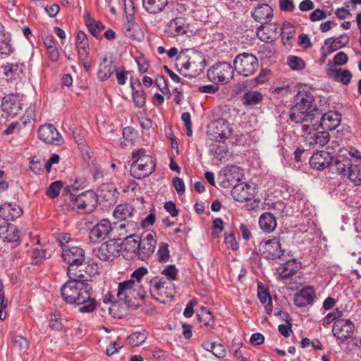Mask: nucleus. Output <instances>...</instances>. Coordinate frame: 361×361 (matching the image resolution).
Listing matches in <instances>:
<instances>
[{
    "label": "nucleus",
    "instance_id": "nucleus-14",
    "mask_svg": "<svg viewBox=\"0 0 361 361\" xmlns=\"http://www.w3.org/2000/svg\"><path fill=\"white\" fill-rule=\"evenodd\" d=\"M157 234L154 231L145 232L140 237L139 258L148 259L155 251Z\"/></svg>",
    "mask_w": 361,
    "mask_h": 361
},
{
    "label": "nucleus",
    "instance_id": "nucleus-42",
    "mask_svg": "<svg viewBox=\"0 0 361 361\" xmlns=\"http://www.w3.org/2000/svg\"><path fill=\"white\" fill-rule=\"evenodd\" d=\"M329 75L335 80L338 81L345 85H348L352 79V74L348 69H332L330 71Z\"/></svg>",
    "mask_w": 361,
    "mask_h": 361
},
{
    "label": "nucleus",
    "instance_id": "nucleus-10",
    "mask_svg": "<svg viewBox=\"0 0 361 361\" xmlns=\"http://www.w3.org/2000/svg\"><path fill=\"white\" fill-rule=\"evenodd\" d=\"M319 128L318 123H314V121L302 125L303 136L306 143L310 146L319 145L323 147L329 142L330 139L329 133L324 130L317 131Z\"/></svg>",
    "mask_w": 361,
    "mask_h": 361
},
{
    "label": "nucleus",
    "instance_id": "nucleus-30",
    "mask_svg": "<svg viewBox=\"0 0 361 361\" xmlns=\"http://www.w3.org/2000/svg\"><path fill=\"white\" fill-rule=\"evenodd\" d=\"M259 226L264 233H270L277 226L276 217L271 212H264L259 218Z\"/></svg>",
    "mask_w": 361,
    "mask_h": 361
},
{
    "label": "nucleus",
    "instance_id": "nucleus-9",
    "mask_svg": "<svg viewBox=\"0 0 361 361\" xmlns=\"http://www.w3.org/2000/svg\"><path fill=\"white\" fill-rule=\"evenodd\" d=\"M233 68L238 75L244 77L252 75L259 68V61L252 54H239L233 60Z\"/></svg>",
    "mask_w": 361,
    "mask_h": 361
},
{
    "label": "nucleus",
    "instance_id": "nucleus-50",
    "mask_svg": "<svg viewBox=\"0 0 361 361\" xmlns=\"http://www.w3.org/2000/svg\"><path fill=\"white\" fill-rule=\"evenodd\" d=\"M348 178L355 185H361V166L353 164L350 170H348Z\"/></svg>",
    "mask_w": 361,
    "mask_h": 361
},
{
    "label": "nucleus",
    "instance_id": "nucleus-28",
    "mask_svg": "<svg viewBox=\"0 0 361 361\" xmlns=\"http://www.w3.org/2000/svg\"><path fill=\"white\" fill-rule=\"evenodd\" d=\"M301 268V262L293 259L288 260L279 268V274L283 279H289Z\"/></svg>",
    "mask_w": 361,
    "mask_h": 361
},
{
    "label": "nucleus",
    "instance_id": "nucleus-38",
    "mask_svg": "<svg viewBox=\"0 0 361 361\" xmlns=\"http://www.w3.org/2000/svg\"><path fill=\"white\" fill-rule=\"evenodd\" d=\"M124 34L126 37L140 41L143 34L139 25L132 20H128L123 27Z\"/></svg>",
    "mask_w": 361,
    "mask_h": 361
},
{
    "label": "nucleus",
    "instance_id": "nucleus-53",
    "mask_svg": "<svg viewBox=\"0 0 361 361\" xmlns=\"http://www.w3.org/2000/svg\"><path fill=\"white\" fill-rule=\"evenodd\" d=\"M62 187H63L62 181L59 180V181L53 182L50 184V185L47 189L46 195L49 197L54 199L59 195L60 190Z\"/></svg>",
    "mask_w": 361,
    "mask_h": 361
},
{
    "label": "nucleus",
    "instance_id": "nucleus-8",
    "mask_svg": "<svg viewBox=\"0 0 361 361\" xmlns=\"http://www.w3.org/2000/svg\"><path fill=\"white\" fill-rule=\"evenodd\" d=\"M283 243V238L279 235L263 240L259 245L261 255L271 260L280 259L286 250Z\"/></svg>",
    "mask_w": 361,
    "mask_h": 361
},
{
    "label": "nucleus",
    "instance_id": "nucleus-48",
    "mask_svg": "<svg viewBox=\"0 0 361 361\" xmlns=\"http://www.w3.org/2000/svg\"><path fill=\"white\" fill-rule=\"evenodd\" d=\"M352 166L351 160L345 157L336 160L334 164L336 171L343 176L348 175V171L350 170Z\"/></svg>",
    "mask_w": 361,
    "mask_h": 361
},
{
    "label": "nucleus",
    "instance_id": "nucleus-62",
    "mask_svg": "<svg viewBox=\"0 0 361 361\" xmlns=\"http://www.w3.org/2000/svg\"><path fill=\"white\" fill-rule=\"evenodd\" d=\"M56 240L59 242V243L62 249V251H63V248H65V247L72 246V245H69L71 238L70 234H68V233H58L56 235Z\"/></svg>",
    "mask_w": 361,
    "mask_h": 361
},
{
    "label": "nucleus",
    "instance_id": "nucleus-57",
    "mask_svg": "<svg viewBox=\"0 0 361 361\" xmlns=\"http://www.w3.org/2000/svg\"><path fill=\"white\" fill-rule=\"evenodd\" d=\"M7 307V301L5 300V295L4 291V285L2 281L0 279V319L4 320L6 317L5 312Z\"/></svg>",
    "mask_w": 361,
    "mask_h": 361
},
{
    "label": "nucleus",
    "instance_id": "nucleus-46",
    "mask_svg": "<svg viewBox=\"0 0 361 361\" xmlns=\"http://www.w3.org/2000/svg\"><path fill=\"white\" fill-rule=\"evenodd\" d=\"M148 274V270L147 268L144 267H141L137 269H135L130 276V279L128 281H133L135 283H138L140 286L139 288H147L145 285V283L143 284L142 281L143 278Z\"/></svg>",
    "mask_w": 361,
    "mask_h": 361
},
{
    "label": "nucleus",
    "instance_id": "nucleus-33",
    "mask_svg": "<svg viewBox=\"0 0 361 361\" xmlns=\"http://www.w3.org/2000/svg\"><path fill=\"white\" fill-rule=\"evenodd\" d=\"M214 133L216 137L226 139L231 136V129L227 121L224 118L216 120L212 123Z\"/></svg>",
    "mask_w": 361,
    "mask_h": 361
},
{
    "label": "nucleus",
    "instance_id": "nucleus-49",
    "mask_svg": "<svg viewBox=\"0 0 361 361\" xmlns=\"http://www.w3.org/2000/svg\"><path fill=\"white\" fill-rule=\"evenodd\" d=\"M11 41V35L8 33L0 39V54L9 55L13 52Z\"/></svg>",
    "mask_w": 361,
    "mask_h": 361
},
{
    "label": "nucleus",
    "instance_id": "nucleus-2",
    "mask_svg": "<svg viewBox=\"0 0 361 361\" xmlns=\"http://www.w3.org/2000/svg\"><path fill=\"white\" fill-rule=\"evenodd\" d=\"M313 95L307 91L299 92L294 97L293 106L288 112L289 118L295 123H312L319 115L313 105Z\"/></svg>",
    "mask_w": 361,
    "mask_h": 361
},
{
    "label": "nucleus",
    "instance_id": "nucleus-55",
    "mask_svg": "<svg viewBox=\"0 0 361 361\" xmlns=\"http://www.w3.org/2000/svg\"><path fill=\"white\" fill-rule=\"evenodd\" d=\"M294 34L295 28L293 25L289 22H284L281 32L282 39L286 38L287 40H289L293 38Z\"/></svg>",
    "mask_w": 361,
    "mask_h": 361
},
{
    "label": "nucleus",
    "instance_id": "nucleus-17",
    "mask_svg": "<svg viewBox=\"0 0 361 361\" xmlns=\"http://www.w3.org/2000/svg\"><path fill=\"white\" fill-rule=\"evenodd\" d=\"M120 245L113 240L102 243L97 250L96 256L103 261H113L119 256Z\"/></svg>",
    "mask_w": 361,
    "mask_h": 361
},
{
    "label": "nucleus",
    "instance_id": "nucleus-19",
    "mask_svg": "<svg viewBox=\"0 0 361 361\" xmlns=\"http://www.w3.org/2000/svg\"><path fill=\"white\" fill-rule=\"evenodd\" d=\"M122 247H120V252L126 259H132L135 256L139 257L140 236H125L123 237Z\"/></svg>",
    "mask_w": 361,
    "mask_h": 361
},
{
    "label": "nucleus",
    "instance_id": "nucleus-1",
    "mask_svg": "<svg viewBox=\"0 0 361 361\" xmlns=\"http://www.w3.org/2000/svg\"><path fill=\"white\" fill-rule=\"evenodd\" d=\"M69 280L61 288L64 301L69 304L80 305L78 310L82 313H90L97 307L92 286L87 282L85 274H76L75 277L67 275Z\"/></svg>",
    "mask_w": 361,
    "mask_h": 361
},
{
    "label": "nucleus",
    "instance_id": "nucleus-56",
    "mask_svg": "<svg viewBox=\"0 0 361 361\" xmlns=\"http://www.w3.org/2000/svg\"><path fill=\"white\" fill-rule=\"evenodd\" d=\"M213 151L215 158L219 161H222L228 152L227 146L224 142L217 145Z\"/></svg>",
    "mask_w": 361,
    "mask_h": 361
},
{
    "label": "nucleus",
    "instance_id": "nucleus-61",
    "mask_svg": "<svg viewBox=\"0 0 361 361\" xmlns=\"http://www.w3.org/2000/svg\"><path fill=\"white\" fill-rule=\"evenodd\" d=\"M225 243L228 248H230L233 250H236L238 249V243L236 241L235 235L233 232H231L229 233H225Z\"/></svg>",
    "mask_w": 361,
    "mask_h": 361
},
{
    "label": "nucleus",
    "instance_id": "nucleus-29",
    "mask_svg": "<svg viewBox=\"0 0 361 361\" xmlns=\"http://www.w3.org/2000/svg\"><path fill=\"white\" fill-rule=\"evenodd\" d=\"M115 71V67L113 66V60L108 59L106 56H104L99 63L97 71V78L100 81L107 80Z\"/></svg>",
    "mask_w": 361,
    "mask_h": 361
},
{
    "label": "nucleus",
    "instance_id": "nucleus-26",
    "mask_svg": "<svg viewBox=\"0 0 361 361\" xmlns=\"http://www.w3.org/2000/svg\"><path fill=\"white\" fill-rule=\"evenodd\" d=\"M167 29L171 36L183 35L187 33L188 24L184 18H176L169 21Z\"/></svg>",
    "mask_w": 361,
    "mask_h": 361
},
{
    "label": "nucleus",
    "instance_id": "nucleus-7",
    "mask_svg": "<svg viewBox=\"0 0 361 361\" xmlns=\"http://www.w3.org/2000/svg\"><path fill=\"white\" fill-rule=\"evenodd\" d=\"M70 201L73 210L78 213L86 214L95 209L98 197L92 190H87L78 195L71 194Z\"/></svg>",
    "mask_w": 361,
    "mask_h": 361
},
{
    "label": "nucleus",
    "instance_id": "nucleus-13",
    "mask_svg": "<svg viewBox=\"0 0 361 361\" xmlns=\"http://www.w3.org/2000/svg\"><path fill=\"white\" fill-rule=\"evenodd\" d=\"M23 95L11 93L4 97L1 103L3 111L10 117L17 116L23 106Z\"/></svg>",
    "mask_w": 361,
    "mask_h": 361
},
{
    "label": "nucleus",
    "instance_id": "nucleus-11",
    "mask_svg": "<svg viewBox=\"0 0 361 361\" xmlns=\"http://www.w3.org/2000/svg\"><path fill=\"white\" fill-rule=\"evenodd\" d=\"M234 68L228 62L216 63L207 71L209 80L214 83H228L234 76Z\"/></svg>",
    "mask_w": 361,
    "mask_h": 361
},
{
    "label": "nucleus",
    "instance_id": "nucleus-52",
    "mask_svg": "<svg viewBox=\"0 0 361 361\" xmlns=\"http://www.w3.org/2000/svg\"><path fill=\"white\" fill-rule=\"evenodd\" d=\"M288 64L292 70L300 71L305 67V61L296 56H289L288 57Z\"/></svg>",
    "mask_w": 361,
    "mask_h": 361
},
{
    "label": "nucleus",
    "instance_id": "nucleus-31",
    "mask_svg": "<svg viewBox=\"0 0 361 361\" xmlns=\"http://www.w3.org/2000/svg\"><path fill=\"white\" fill-rule=\"evenodd\" d=\"M135 209L128 204H121L116 206L114 210L113 215L115 219L119 221H126L128 220L133 219Z\"/></svg>",
    "mask_w": 361,
    "mask_h": 361
},
{
    "label": "nucleus",
    "instance_id": "nucleus-43",
    "mask_svg": "<svg viewBox=\"0 0 361 361\" xmlns=\"http://www.w3.org/2000/svg\"><path fill=\"white\" fill-rule=\"evenodd\" d=\"M4 73L7 77L16 80L23 73L24 64L21 63H7L4 67Z\"/></svg>",
    "mask_w": 361,
    "mask_h": 361
},
{
    "label": "nucleus",
    "instance_id": "nucleus-51",
    "mask_svg": "<svg viewBox=\"0 0 361 361\" xmlns=\"http://www.w3.org/2000/svg\"><path fill=\"white\" fill-rule=\"evenodd\" d=\"M146 338L145 332H134L128 337V341L133 346H138L144 343Z\"/></svg>",
    "mask_w": 361,
    "mask_h": 361
},
{
    "label": "nucleus",
    "instance_id": "nucleus-36",
    "mask_svg": "<svg viewBox=\"0 0 361 361\" xmlns=\"http://www.w3.org/2000/svg\"><path fill=\"white\" fill-rule=\"evenodd\" d=\"M348 42V37L345 35H342L338 37H329L326 39L324 44L328 46V52L331 53L345 47Z\"/></svg>",
    "mask_w": 361,
    "mask_h": 361
},
{
    "label": "nucleus",
    "instance_id": "nucleus-27",
    "mask_svg": "<svg viewBox=\"0 0 361 361\" xmlns=\"http://www.w3.org/2000/svg\"><path fill=\"white\" fill-rule=\"evenodd\" d=\"M252 16L262 24L270 21L273 18V9L267 4H259L252 11Z\"/></svg>",
    "mask_w": 361,
    "mask_h": 361
},
{
    "label": "nucleus",
    "instance_id": "nucleus-60",
    "mask_svg": "<svg viewBox=\"0 0 361 361\" xmlns=\"http://www.w3.org/2000/svg\"><path fill=\"white\" fill-rule=\"evenodd\" d=\"M161 274L167 277L169 280H176L178 275V269L175 265H167L161 271Z\"/></svg>",
    "mask_w": 361,
    "mask_h": 361
},
{
    "label": "nucleus",
    "instance_id": "nucleus-63",
    "mask_svg": "<svg viewBox=\"0 0 361 361\" xmlns=\"http://www.w3.org/2000/svg\"><path fill=\"white\" fill-rule=\"evenodd\" d=\"M181 119L185 123V126L186 128V135L188 137H191L192 135V129L190 114L189 112L183 113L181 115Z\"/></svg>",
    "mask_w": 361,
    "mask_h": 361
},
{
    "label": "nucleus",
    "instance_id": "nucleus-37",
    "mask_svg": "<svg viewBox=\"0 0 361 361\" xmlns=\"http://www.w3.org/2000/svg\"><path fill=\"white\" fill-rule=\"evenodd\" d=\"M145 9L151 14L161 12L168 4V0H142Z\"/></svg>",
    "mask_w": 361,
    "mask_h": 361
},
{
    "label": "nucleus",
    "instance_id": "nucleus-12",
    "mask_svg": "<svg viewBox=\"0 0 361 361\" xmlns=\"http://www.w3.org/2000/svg\"><path fill=\"white\" fill-rule=\"evenodd\" d=\"M112 224L108 219H102L89 232V239L93 243H98L109 238L113 231Z\"/></svg>",
    "mask_w": 361,
    "mask_h": 361
},
{
    "label": "nucleus",
    "instance_id": "nucleus-16",
    "mask_svg": "<svg viewBox=\"0 0 361 361\" xmlns=\"http://www.w3.org/2000/svg\"><path fill=\"white\" fill-rule=\"evenodd\" d=\"M355 329L354 324L349 319H338L333 325V334L341 342L352 337Z\"/></svg>",
    "mask_w": 361,
    "mask_h": 361
},
{
    "label": "nucleus",
    "instance_id": "nucleus-58",
    "mask_svg": "<svg viewBox=\"0 0 361 361\" xmlns=\"http://www.w3.org/2000/svg\"><path fill=\"white\" fill-rule=\"evenodd\" d=\"M49 326L51 329L55 331H61L63 329V325L61 322V317L56 312L51 315Z\"/></svg>",
    "mask_w": 361,
    "mask_h": 361
},
{
    "label": "nucleus",
    "instance_id": "nucleus-44",
    "mask_svg": "<svg viewBox=\"0 0 361 361\" xmlns=\"http://www.w3.org/2000/svg\"><path fill=\"white\" fill-rule=\"evenodd\" d=\"M262 99L261 92L256 90L249 91L243 94L242 102L245 106H255L261 103Z\"/></svg>",
    "mask_w": 361,
    "mask_h": 361
},
{
    "label": "nucleus",
    "instance_id": "nucleus-64",
    "mask_svg": "<svg viewBox=\"0 0 361 361\" xmlns=\"http://www.w3.org/2000/svg\"><path fill=\"white\" fill-rule=\"evenodd\" d=\"M173 186L176 189L179 195H183L185 190V183L183 180L179 177H175L172 180Z\"/></svg>",
    "mask_w": 361,
    "mask_h": 361
},
{
    "label": "nucleus",
    "instance_id": "nucleus-32",
    "mask_svg": "<svg viewBox=\"0 0 361 361\" xmlns=\"http://www.w3.org/2000/svg\"><path fill=\"white\" fill-rule=\"evenodd\" d=\"M197 317L201 328L211 331L214 326V321L212 314L205 307H202L197 312Z\"/></svg>",
    "mask_w": 361,
    "mask_h": 361
},
{
    "label": "nucleus",
    "instance_id": "nucleus-5",
    "mask_svg": "<svg viewBox=\"0 0 361 361\" xmlns=\"http://www.w3.org/2000/svg\"><path fill=\"white\" fill-rule=\"evenodd\" d=\"M133 163L130 165V174L137 179L144 178L151 175L156 169L154 159L146 154L144 149H139L132 153Z\"/></svg>",
    "mask_w": 361,
    "mask_h": 361
},
{
    "label": "nucleus",
    "instance_id": "nucleus-34",
    "mask_svg": "<svg viewBox=\"0 0 361 361\" xmlns=\"http://www.w3.org/2000/svg\"><path fill=\"white\" fill-rule=\"evenodd\" d=\"M224 175L231 184L240 181L244 176L243 170L236 165L227 166L224 169Z\"/></svg>",
    "mask_w": 361,
    "mask_h": 361
},
{
    "label": "nucleus",
    "instance_id": "nucleus-4",
    "mask_svg": "<svg viewBox=\"0 0 361 361\" xmlns=\"http://www.w3.org/2000/svg\"><path fill=\"white\" fill-rule=\"evenodd\" d=\"M140 285L130 281H125L118 283L117 298L123 301L127 307H138L143 302L147 290L139 288Z\"/></svg>",
    "mask_w": 361,
    "mask_h": 361
},
{
    "label": "nucleus",
    "instance_id": "nucleus-23",
    "mask_svg": "<svg viewBox=\"0 0 361 361\" xmlns=\"http://www.w3.org/2000/svg\"><path fill=\"white\" fill-rule=\"evenodd\" d=\"M315 297L313 288L306 286L294 295V302L297 307H303L312 303Z\"/></svg>",
    "mask_w": 361,
    "mask_h": 361
},
{
    "label": "nucleus",
    "instance_id": "nucleus-24",
    "mask_svg": "<svg viewBox=\"0 0 361 361\" xmlns=\"http://www.w3.org/2000/svg\"><path fill=\"white\" fill-rule=\"evenodd\" d=\"M278 25L268 22L262 23L257 30L258 37L263 42L273 41L278 35Z\"/></svg>",
    "mask_w": 361,
    "mask_h": 361
},
{
    "label": "nucleus",
    "instance_id": "nucleus-40",
    "mask_svg": "<svg viewBox=\"0 0 361 361\" xmlns=\"http://www.w3.org/2000/svg\"><path fill=\"white\" fill-rule=\"evenodd\" d=\"M202 348L212 353L215 357L222 359L226 355V350L224 345L220 343L205 341L202 344Z\"/></svg>",
    "mask_w": 361,
    "mask_h": 361
},
{
    "label": "nucleus",
    "instance_id": "nucleus-20",
    "mask_svg": "<svg viewBox=\"0 0 361 361\" xmlns=\"http://www.w3.org/2000/svg\"><path fill=\"white\" fill-rule=\"evenodd\" d=\"M319 115L316 116V119L314 123H318V126L326 131L336 129L341 123V116L336 111H329L324 114L322 116Z\"/></svg>",
    "mask_w": 361,
    "mask_h": 361
},
{
    "label": "nucleus",
    "instance_id": "nucleus-54",
    "mask_svg": "<svg viewBox=\"0 0 361 361\" xmlns=\"http://www.w3.org/2000/svg\"><path fill=\"white\" fill-rule=\"evenodd\" d=\"M157 255L160 262H166L170 257L169 245L166 243H161Z\"/></svg>",
    "mask_w": 361,
    "mask_h": 361
},
{
    "label": "nucleus",
    "instance_id": "nucleus-22",
    "mask_svg": "<svg viewBox=\"0 0 361 361\" xmlns=\"http://www.w3.org/2000/svg\"><path fill=\"white\" fill-rule=\"evenodd\" d=\"M333 161V157L326 151L314 153L310 159V166L317 170H323L328 167Z\"/></svg>",
    "mask_w": 361,
    "mask_h": 361
},
{
    "label": "nucleus",
    "instance_id": "nucleus-45",
    "mask_svg": "<svg viewBox=\"0 0 361 361\" xmlns=\"http://www.w3.org/2000/svg\"><path fill=\"white\" fill-rule=\"evenodd\" d=\"M173 286L171 283L164 285L163 290H161L154 299L161 303H166L169 300H171L174 298V288Z\"/></svg>",
    "mask_w": 361,
    "mask_h": 361
},
{
    "label": "nucleus",
    "instance_id": "nucleus-25",
    "mask_svg": "<svg viewBox=\"0 0 361 361\" xmlns=\"http://www.w3.org/2000/svg\"><path fill=\"white\" fill-rule=\"evenodd\" d=\"M23 213L21 207L16 203L6 202L0 207V217L2 221L15 220Z\"/></svg>",
    "mask_w": 361,
    "mask_h": 361
},
{
    "label": "nucleus",
    "instance_id": "nucleus-6",
    "mask_svg": "<svg viewBox=\"0 0 361 361\" xmlns=\"http://www.w3.org/2000/svg\"><path fill=\"white\" fill-rule=\"evenodd\" d=\"M176 66L180 74L192 78L202 72L204 68V61L199 53H195L188 58L180 56L177 58Z\"/></svg>",
    "mask_w": 361,
    "mask_h": 361
},
{
    "label": "nucleus",
    "instance_id": "nucleus-39",
    "mask_svg": "<svg viewBox=\"0 0 361 361\" xmlns=\"http://www.w3.org/2000/svg\"><path fill=\"white\" fill-rule=\"evenodd\" d=\"M121 231L120 235L125 236H135L137 235L136 233L139 230V225L137 219H130L126 221L124 224H121L119 226Z\"/></svg>",
    "mask_w": 361,
    "mask_h": 361
},
{
    "label": "nucleus",
    "instance_id": "nucleus-18",
    "mask_svg": "<svg viewBox=\"0 0 361 361\" xmlns=\"http://www.w3.org/2000/svg\"><path fill=\"white\" fill-rule=\"evenodd\" d=\"M0 238L12 244L15 247L19 244L20 231L13 224L6 221H0Z\"/></svg>",
    "mask_w": 361,
    "mask_h": 361
},
{
    "label": "nucleus",
    "instance_id": "nucleus-21",
    "mask_svg": "<svg viewBox=\"0 0 361 361\" xmlns=\"http://www.w3.org/2000/svg\"><path fill=\"white\" fill-rule=\"evenodd\" d=\"M231 195L238 202H247L254 197V189L248 184L241 183L234 185L231 190Z\"/></svg>",
    "mask_w": 361,
    "mask_h": 361
},
{
    "label": "nucleus",
    "instance_id": "nucleus-47",
    "mask_svg": "<svg viewBox=\"0 0 361 361\" xmlns=\"http://www.w3.org/2000/svg\"><path fill=\"white\" fill-rule=\"evenodd\" d=\"M130 86L132 88L133 101L135 106L137 108H142L146 104L145 91L143 89L140 90H135L132 82Z\"/></svg>",
    "mask_w": 361,
    "mask_h": 361
},
{
    "label": "nucleus",
    "instance_id": "nucleus-35",
    "mask_svg": "<svg viewBox=\"0 0 361 361\" xmlns=\"http://www.w3.org/2000/svg\"><path fill=\"white\" fill-rule=\"evenodd\" d=\"M145 285L147 287L146 288L147 292L149 291L152 297L154 298L157 295H159L161 290H163L164 285H166V282L164 279L154 277L149 281L147 279L145 281Z\"/></svg>",
    "mask_w": 361,
    "mask_h": 361
},
{
    "label": "nucleus",
    "instance_id": "nucleus-3",
    "mask_svg": "<svg viewBox=\"0 0 361 361\" xmlns=\"http://www.w3.org/2000/svg\"><path fill=\"white\" fill-rule=\"evenodd\" d=\"M63 261L68 264L67 275L75 276L78 274H87L88 276L94 274L92 271L82 269L85 267V252L80 246L72 245L65 247L61 253Z\"/></svg>",
    "mask_w": 361,
    "mask_h": 361
},
{
    "label": "nucleus",
    "instance_id": "nucleus-15",
    "mask_svg": "<svg viewBox=\"0 0 361 361\" xmlns=\"http://www.w3.org/2000/svg\"><path fill=\"white\" fill-rule=\"evenodd\" d=\"M38 137L47 144L59 146L63 143V139L52 124H45L39 127Z\"/></svg>",
    "mask_w": 361,
    "mask_h": 361
},
{
    "label": "nucleus",
    "instance_id": "nucleus-41",
    "mask_svg": "<svg viewBox=\"0 0 361 361\" xmlns=\"http://www.w3.org/2000/svg\"><path fill=\"white\" fill-rule=\"evenodd\" d=\"M85 23L90 32L95 37H99L101 32L105 28L102 22L95 20L89 13L85 16Z\"/></svg>",
    "mask_w": 361,
    "mask_h": 361
},
{
    "label": "nucleus",
    "instance_id": "nucleus-59",
    "mask_svg": "<svg viewBox=\"0 0 361 361\" xmlns=\"http://www.w3.org/2000/svg\"><path fill=\"white\" fill-rule=\"evenodd\" d=\"M12 343L20 350H26L28 348L27 341L26 338L22 336L17 335L13 336L12 338Z\"/></svg>",
    "mask_w": 361,
    "mask_h": 361
}]
</instances>
